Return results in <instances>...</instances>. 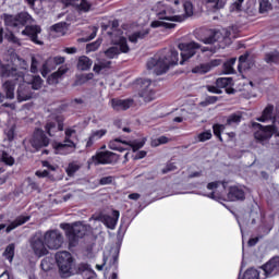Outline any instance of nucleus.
Here are the masks:
<instances>
[{
    "label": "nucleus",
    "mask_w": 279,
    "mask_h": 279,
    "mask_svg": "<svg viewBox=\"0 0 279 279\" xmlns=\"http://www.w3.org/2000/svg\"><path fill=\"white\" fill-rule=\"evenodd\" d=\"M178 47L181 51L180 64H184L186 60H190V58H193V56H195V53H197L199 49L203 53H205V51H210V48H207V47L202 48V46L195 41L179 44Z\"/></svg>",
    "instance_id": "10"
},
{
    "label": "nucleus",
    "mask_w": 279,
    "mask_h": 279,
    "mask_svg": "<svg viewBox=\"0 0 279 279\" xmlns=\"http://www.w3.org/2000/svg\"><path fill=\"white\" fill-rule=\"evenodd\" d=\"M171 138L162 135L158 138H155L151 141L150 145L151 147H159V145H167V143H170Z\"/></svg>",
    "instance_id": "40"
},
{
    "label": "nucleus",
    "mask_w": 279,
    "mask_h": 279,
    "mask_svg": "<svg viewBox=\"0 0 279 279\" xmlns=\"http://www.w3.org/2000/svg\"><path fill=\"white\" fill-rule=\"evenodd\" d=\"M44 242L48 250H60L64 243V236L59 230H50L44 234Z\"/></svg>",
    "instance_id": "11"
},
{
    "label": "nucleus",
    "mask_w": 279,
    "mask_h": 279,
    "mask_svg": "<svg viewBox=\"0 0 279 279\" xmlns=\"http://www.w3.org/2000/svg\"><path fill=\"white\" fill-rule=\"evenodd\" d=\"M29 221V216H20L14 221H12L5 229V232H12V230H16L19 226H23V223H27Z\"/></svg>",
    "instance_id": "31"
},
{
    "label": "nucleus",
    "mask_w": 279,
    "mask_h": 279,
    "mask_svg": "<svg viewBox=\"0 0 279 279\" xmlns=\"http://www.w3.org/2000/svg\"><path fill=\"white\" fill-rule=\"evenodd\" d=\"M257 121H259L260 123H267L270 121V125H272L274 128H279V112L275 111L274 105H267L264 108L262 116L257 118Z\"/></svg>",
    "instance_id": "13"
},
{
    "label": "nucleus",
    "mask_w": 279,
    "mask_h": 279,
    "mask_svg": "<svg viewBox=\"0 0 279 279\" xmlns=\"http://www.w3.org/2000/svg\"><path fill=\"white\" fill-rule=\"evenodd\" d=\"M46 245L47 244H45V238H41L38 234H36L31 241V247L35 256H38V258H41V256H47V254H49V250Z\"/></svg>",
    "instance_id": "15"
},
{
    "label": "nucleus",
    "mask_w": 279,
    "mask_h": 279,
    "mask_svg": "<svg viewBox=\"0 0 279 279\" xmlns=\"http://www.w3.org/2000/svg\"><path fill=\"white\" fill-rule=\"evenodd\" d=\"M157 21L151 22L150 27H166L173 29L175 24L182 23L187 16H193V2L184 0H166L154 7Z\"/></svg>",
    "instance_id": "1"
},
{
    "label": "nucleus",
    "mask_w": 279,
    "mask_h": 279,
    "mask_svg": "<svg viewBox=\"0 0 279 279\" xmlns=\"http://www.w3.org/2000/svg\"><path fill=\"white\" fill-rule=\"evenodd\" d=\"M214 129V134L215 136H217L219 138V141H223V138H221V132H223V125L221 124H216L213 126Z\"/></svg>",
    "instance_id": "52"
},
{
    "label": "nucleus",
    "mask_w": 279,
    "mask_h": 279,
    "mask_svg": "<svg viewBox=\"0 0 279 279\" xmlns=\"http://www.w3.org/2000/svg\"><path fill=\"white\" fill-rule=\"evenodd\" d=\"M38 71V60L36 58H32V64H31V73H36Z\"/></svg>",
    "instance_id": "55"
},
{
    "label": "nucleus",
    "mask_w": 279,
    "mask_h": 279,
    "mask_svg": "<svg viewBox=\"0 0 279 279\" xmlns=\"http://www.w3.org/2000/svg\"><path fill=\"white\" fill-rule=\"evenodd\" d=\"M0 160H1V162H4V165H8L9 167H12V165H14L13 157L5 151L1 153Z\"/></svg>",
    "instance_id": "41"
},
{
    "label": "nucleus",
    "mask_w": 279,
    "mask_h": 279,
    "mask_svg": "<svg viewBox=\"0 0 279 279\" xmlns=\"http://www.w3.org/2000/svg\"><path fill=\"white\" fill-rule=\"evenodd\" d=\"M110 64H112V62L107 60H99L94 64V73H101V71H105V69H110Z\"/></svg>",
    "instance_id": "35"
},
{
    "label": "nucleus",
    "mask_w": 279,
    "mask_h": 279,
    "mask_svg": "<svg viewBox=\"0 0 279 279\" xmlns=\"http://www.w3.org/2000/svg\"><path fill=\"white\" fill-rule=\"evenodd\" d=\"M252 66H254V61H252V59H250L248 53L242 54L239 58L238 69L240 71V73H243V71H248V69H252Z\"/></svg>",
    "instance_id": "26"
},
{
    "label": "nucleus",
    "mask_w": 279,
    "mask_h": 279,
    "mask_svg": "<svg viewBox=\"0 0 279 279\" xmlns=\"http://www.w3.org/2000/svg\"><path fill=\"white\" fill-rule=\"evenodd\" d=\"M45 130L49 136H54L56 132L64 130V124L58 121L48 122L45 126Z\"/></svg>",
    "instance_id": "30"
},
{
    "label": "nucleus",
    "mask_w": 279,
    "mask_h": 279,
    "mask_svg": "<svg viewBox=\"0 0 279 279\" xmlns=\"http://www.w3.org/2000/svg\"><path fill=\"white\" fill-rule=\"evenodd\" d=\"M112 182H114V177H102L100 180H99V184H101V186H106L108 184H112Z\"/></svg>",
    "instance_id": "53"
},
{
    "label": "nucleus",
    "mask_w": 279,
    "mask_h": 279,
    "mask_svg": "<svg viewBox=\"0 0 279 279\" xmlns=\"http://www.w3.org/2000/svg\"><path fill=\"white\" fill-rule=\"evenodd\" d=\"M134 104V100L132 99H117L113 98L110 101L111 108H113V110H128L132 105Z\"/></svg>",
    "instance_id": "24"
},
{
    "label": "nucleus",
    "mask_w": 279,
    "mask_h": 279,
    "mask_svg": "<svg viewBox=\"0 0 279 279\" xmlns=\"http://www.w3.org/2000/svg\"><path fill=\"white\" fill-rule=\"evenodd\" d=\"M93 66V60L86 56H82L78 58L77 61V69L78 71H88Z\"/></svg>",
    "instance_id": "32"
},
{
    "label": "nucleus",
    "mask_w": 279,
    "mask_h": 279,
    "mask_svg": "<svg viewBox=\"0 0 279 279\" xmlns=\"http://www.w3.org/2000/svg\"><path fill=\"white\" fill-rule=\"evenodd\" d=\"M234 64H236V58H232L229 61L225 62L223 71L227 75L234 73Z\"/></svg>",
    "instance_id": "37"
},
{
    "label": "nucleus",
    "mask_w": 279,
    "mask_h": 279,
    "mask_svg": "<svg viewBox=\"0 0 279 279\" xmlns=\"http://www.w3.org/2000/svg\"><path fill=\"white\" fill-rule=\"evenodd\" d=\"M66 71H69V68H66V66L59 68V70L57 72L52 73L48 77V84H58V80H60V77L62 75H64L66 73Z\"/></svg>",
    "instance_id": "34"
},
{
    "label": "nucleus",
    "mask_w": 279,
    "mask_h": 279,
    "mask_svg": "<svg viewBox=\"0 0 279 279\" xmlns=\"http://www.w3.org/2000/svg\"><path fill=\"white\" fill-rule=\"evenodd\" d=\"M145 156H147V151L141 150V151H138L137 155L135 156V160H141V159L145 158Z\"/></svg>",
    "instance_id": "60"
},
{
    "label": "nucleus",
    "mask_w": 279,
    "mask_h": 279,
    "mask_svg": "<svg viewBox=\"0 0 279 279\" xmlns=\"http://www.w3.org/2000/svg\"><path fill=\"white\" fill-rule=\"evenodd\" d=\"M112 43L114 44V46L110 47L105 51V56L106 58H109V60L119 58L121 53L130 52V46H128V39L125 37H116L114 39H112Z\"/></svg>",
    "instance_id": "9"
},
{
    "label": "nucleus",
    "mask_w": 279,
    "mask_h": 279,
    "mask_svg": "<svg viewBox=\"0 0 279 279\" xmlns=\"http://www.w3.org/2000/svg\"><path fill=\"white\" fill-rule=\"evenodd\" d=\"M228 125H234L236 123H241V114L233 113L227 120Z\"/></svg>",
    "instance_id": "50"
},
{
    "label": "nucleus",
    "mask_w": 279,
    "mask_h": 279,
    "mask_svg": "<svg viewBox=\"0 0 279 279\" xmlns=\"http://www.w3.org/2000/svg\"><path fill=\"white\" fill-rule=\"evenodd\" d=\"M78 10H81L82 12H88V10H90V2H88L87 0H81Z\"/></svg>",
    "instance_id": "54"
},
{
    "label": "nucleus",
    "mask_w": 279,
    "mask_h": 279,
    "mask_svg": "<svg viewBox=\"0 0 279 279\" xmlns=\"http://www.w3.org/2000/svg\"><path fill=\"white\" fill-rule=\"evenodd\" d=\"M77 134L74 128L65 129V138L63 143H56L53 145V149L56 154H60L61 156H66V154H73L75 151L76 145L73 142V138Z\"/></svg>",
    "instance_id": "5"
},
{
    "label": "nucleus",
    "mask_w": 279,
    "mask_h": 279,
    "mask_svg": "<svg viewBox=\"0 0 279 279\" xmlns=\"http://www.w3.org/2000/svg\"><path fill=\"white\" fill-rule=\"evenodd\" d=\"M229 202H239L245 199V186L231 185L227 194Z\"/></svg>",
    "instance_id": "17"
},
{
    "label": "nucleus",
    "mask_w": 279,
    "mask_h": 279,
    "mask_svg": "<svg viewBox=\"0 0 279 279\" xmlns=\"http://www.w3.org/2000/svg\"><path fill=\"white\" fill-rule=\"evenodd\" d=\"M129 199H134L136 202L137 199H141V194L138 193L130 194Z\"/></svg>",
    "instance_id": "64"
},
{
    "label": "nucleus",
    "mask_w": 279,
    "mask_h": 279,
    "mask_svg": "<svg viewBox=\"0 0 279 279\" xmlns=\"http://www.w3.org/2000/svg\"><path fill=\"white\" fill-rule=\"evenodd\" d=\"M4 23L8 27H13V29H21L27 24L34 23V19L27 12H21L16 15H4Z\"/></svg>",
    "instance_id": "8"
},
{
    "label": "nucleus",
    "mask_w": 279,
    "mask_h": 279,
    "mask_svg": "<svg viewBox=\"0 0 279 279\" xmlns=\"http://www.w3.org/2000/svg\"><path fill=\"white\" fill-rule=\"evenodd\" d=\"M112 156H114V153L112 151H100L90 158L89 163L110 165V162H112Z\"/></svg>",
    "instance_id": "20"
},
{
    "label": "nucleus",
    "mask_w": 279,
    "mask_h": 279,
    "mask_svg": "<svg viewBox=\"0 0 279 279\" xmlns=\"http://www.w3.org/2000/svg\"><path fill=\"white\" fill-rule=\"evenodd\" d=\"M43 32V28L38 25H27L24 31H22L23 36H28L35 45H43V41L38 40V34Z\"/></svg>",
    "instance_id": "21"
},
{
    "label": "nucleus",
    "mask_w": 279,
    "mask_h": 279,
    "mask_svg": "<svg viewBox=\"0 0 279 279\" xmlns=\"http://www.w3.org/2000/svg\"><path fill=\"white\" fill-rule=\"evenodd\" d=\"M147 36H149L148 28H143L141 31H136V32L132 33L131 35H129V40L133 45H136V43H141V40H145V38H147Z\"/></svg>",
    "instance_id": "28"
},
{
    "label": "nucleus",
    "mask_w": 279,
    "mask_h": 279,
    "mask_svg": "<svg viewBox=\"0 0 279 279\" xmlns=\"http://www.w3.org/2000/svg\"><path fill=\"white\" fill-rule=\"evenodd\" d=\"M197 138L199 143H206V141H210L213 138V132L205 131L203 133H199L197 135Z\"/></svg>",
    "instance_id": "48"
},
{
    "label": "nucleus",
    "mask_w": 279,
    "mask_h": 279,
    "mask_svg": "<svg viewBox=\"0 0 279 279\" xmlns=\"http://www.w3.org/2000/svg\"><path fill=\"white\" fill-rule=\"evenodd\" d=\"M97 36V27H93V33L90 34L89 38H84L83 40L85 43H88V40H93Z\"/></svg>",
    "instance_id": "58"
},
{
    "label": "nucleus",
    "mask_w": 279,
    "mask_h": 279,
    "mask_svg": "<svg viewBox=\"0 0 279 279\" xmlns=\"http://www.w3.org/2000/svg\"><path fill=\"white\" fill-rule=\"evenodd\" d=\"M232 84V78L230 77H220L216 81V85L218 88H226Z\"/></svg>",
    "instance_id": "44"
},
{
    "label": "nucleus",
    "mask_w": 279,
    "mask_h": 279,
    "mask_svg": "<svg viewBox=\"0 0 279 279\" xmlns=\"http://www.w3.org/2000/svg\"><path fill=\"white\" fill-rule=\"evenodd\" d=\"M175 169V166L173 163L167 165L166 169L162 170V173H169V171H173Z\"/></svg>",
    "instance_id": "61"
},
{
    "label": "nucleus",
    "mask_w": 279,
    "mask_h": 279,
    "mask_svg": "<svg viewBox=\"0 0 279 279\" xmlns=\"http://www.w3.org/2000/svg\"><path fill=\"white\" fill-rule=\"evenodd\" d=\"M101 47V40H96L94 43L87 44L86 46V52L90 53V51H97Z\"/></svg>",
    "instance_id": "49"
},
{
    "label": "nucleus",
    "mask_w": 279,
    "mask_h": 279,
    "mask_svg": "<svg viewBox=\"0 0 279 279\" xmlns=\"http://www.w3.org/2000/svg\"><path fill=\"white\" fill-rule=\"evenodd\" d=\"M225 38H230V31L228 28H222L220 31H215L211 36L203 39L205 45H213L218 40H225Z\"/></svg>",
    "instance_id": "23"
},
{
    "label": "nucleus",
    "mask_w": 279,
    "mask_h": 279,
    "mask_svg": "<svg viewBox=\"0 0 279 279\" xmlns=\"http://www.w3.org/2000/svg\"><path fill=\"white\" fill-rule=\"evenodd\" d=\"M17 101H29L33 97L32 89H29V86L25 82H17Z\"/></svg>",
    "instance_id": "22"
},
{
    "label": "nucleus",
    "mask_w": 279,
    "mask_h": 279,
    "mask_svg": "<svg viewBox=\"0 0 279 279\" xmlns=\"http://www.w3.org/2000/svg\"><path fill=\"white\" fill-rule=\"evenodd\" d=\"M255 133L254 136L256 138V141H259V143H263L265 141H269V138H271V136H278L279 137V128H276L274 125H263L258 122H253L252 123Z\"/></svg>",
    "instance_id": "7"
},
{
    "label": "nucleus",
    "mask_w": 279,
    "mask_h": 279,
    "mask_svg": "<svg viewBox=\"0 0 279 279\" xmlns=\"http://www.w3.org/2000/svg\"><path fill=\"white\" fill-rule=\"evenodd\" d=\"M3 256L7 258V260H9V263L14 260V244H9L7 246L5 251L3 252Z\"/></svg>",
    "instance_id": "39"
},
{
    "label": "nucleus",
    "mask_w": 279,
    "mask_h": 279,
    "mask_svg": "<svg viewBox=\"0 0 279 279\" xmlns=\"http://www.w3.org/2000/svg\"><path fill=\"white\" fill-rule=\"evenodd\" d=\"M205 3H211L215 10H221L228 3V0H204Z\"/></svg>",
    "instance_id": "45"
},
{
    "label": "nucleus",
    "mask_w": 279,
    "mask_h": 279,
    "mask_svg": "<svg viewBox=\"0 0 279 279\" xmlns=\"http://www.w3.org/2000/svg\"><path fill=\"white\" fill-rule=\"evenodd\" d=\"M106 134H108V130L106 129H100V130H94L92 131L86 147H93V145H95V143H97V141H100V138H104V136H106Z\"/></svg>",
    "instance_id": "25"
},
{
    "label": "nucleus",
    "mask_w": 279,
    "mask_h": 279,
    "mask_svg": "<svg viewBox=\"0 0 279 279\" xmlns=\"http://www.w3.org/2000/svg\"><path fill=\"white\" fill-rule=\"evenodd\" d=\"M36 175L38 178H47V175H49V172L47 170H44V171H37L36 172Z\"/></svg>",
    "instance_id": "63"
},
{
    "label": "nucleus",
    "mask_w": 279,
    "mask_h": 279,
    "mask_svg": "<svg viewBox=\"0 0 279 279\" xmlns=\"http://www.w3.org/2000/svg\"><path fill=\"white\" fill-rule=\"evenodd\" d=\"M179 61L180 54L177 50H163L147 62V69L156 75H162L169 71V66L178 64Z\"/></svg>",
    "instance_id": "3"
},
{
    "label": "nucleus",
    "mask_w": 279,
    "mask_h": 279,
    "mask_svg": "<svg viewBox=\"0 0 279 279\" xmlns=\"http://www.w3.org/2000/svg\"><path fill=\"white\" fill-rule=\"evenodd\" d=\"M14 130H15L14 126H11L4 131L9 141H14Z\"/></svg>",
    "instance_id": "56"
},
{
    "label": "nucleus",
    "mask_w": 279,
    "mask_h": 279,
    "mask_svg": "<svg viewBox=\"0 0 279 279\" xmlns=\"http://www.w3.org/2000/svg\"><path fill=\"white\" fill-rule=\"evenodd\" d=\"M60 227L62 230H65V236L69 239L72 247H75V245H77V241L86 236L87 232H90V226L82 222H75L73 225L63 223Z\"/></svg>",
    "instance_id": "4"
},
{
    "label": "nucleus",
    "mask_w": 279,
    "mask_h": 279,
    "mask_svg": "<svg viewBox=\"0 0 279 279\" xmlns=\"http://www.w3.org/2000/svg\"><path fill=\"white\" fill-rule=\"evenodd\" d=\"M218 186H219V182H211L207 184L208 191H213V192L209 194H205L206 197H209V199H217V195H215V190L218 189Z\"/></svg>",
    "instance_id": "43"
},
{
    "label": "nucleus",
    "mask_w": 279,
    "mask_h": 279,
    "mask_svg": "<svg viewBox=\"0 0 279 279\" xmlns=\"http://www.w3.org/2000/svg\"><path fill=\"white\" fill-rule=\"evenodd\" d=\"M279 61V52L278 51H272V52H268L265 56V62H267V64H278Z\"/></svg>",
    "instance_id": "36"
},
{
    "label": "nucleus",
    "mask_w": 279,
    "mask_h": 279,
    "mask_svg": "<svg viewBox=\"0 0 279 279\" xmlns=\"http://www.w3.org/2000/svg\"><path fill=\"white\" fill-rule=\"evenodd\" d=\"M243 1L244 0H236L230 5V12H241L243 10Z\"/></svg>",
    "instance_id": "51"
},
{
    "label": "nucleus",
    "mask_w": 279,
    "mask_h": 279,
    "mask_svg": "<svg viewBox=\"0 0 279 279\" xmlns=\"http://www.w3.org/2000/svg\"><path fill=\"white\" fill-rule=\"evenodd\" d=\"M52 29L57 34H60V36H64V34H66V23L61 22V23L54 24L52 26Z\"/></svg>",
    "instance_id": "42"
},
{
    "label": "nucleus",
    "mask_w": 279,
    "mask_h": 279,
    "mask_svg": "<svg viewBox=\"0 0 279 279\" xmlns=\"http://www.w3.org/2000/svg\"><path fill=\"white\" fill-rule=\"evenodd\" d=\"M207 90L216 95H221V89L215 86H207Z\"/></svg>",
    "instance_id": "57"
},
{
    "label": "nucleus",
    "mask_w": 279,
    "mask_h": 279,
    "mask_svg": "<svg viewBox=\"0 0 279 279\" xmlns=\"http://www.w3.org/2000/svg\"><path fill=\"white\" fill-rule=\"evenodd\" d=\"M52 62H54V64H64V57H54L53 59H49L48 61H46L41 68L43 77H47L49 71H51V68L49 65Z\"/></svg>",
    "instance_id": "29"
},
{
    "label": "nucleus",
    "mask_w": 279,
    "mask_h": 279,
    "mask_svg": "<svg viewBox=\"0 0 279 279\" xmlns=\"http://www.w3.org/2000/svg\"><path fill=\"white\" fill-rule=\"evenodd\" d=\"M81 165L77 161L74 162H70L68 168L65 169L68 175L71 178L73 175H75V173H77V171H80L81 169Z\"/></svg>",
    "instance_id": "38"
},
{
    "label": "nucleus",
    "mask_w": 279,
    "mask_h": 279,
    "mask_svg": "<svg viewBox=\"0 0 279 279\" xmlns=\"http://www.w3.org/2000/svg\"><path fill=\"white\" fill-rule=\"evenodd\" d=\"M217 64H219L218 61H213L211 64L210 63H205V64H201L195 66L192 70V73H198L199 75H204V73H208L210 71V69H213V66H217Z\"/></svg>",
    "instance_id": "33"
},
{
    "label": "nucleus",
    "mask_w": 279,
    "mask_h": 279,
    "mask_svg": "<svg viewBox=\"0 0 279 279\" xmlns=\"http://www.w3.org/2000/svg\"><path fill=\"white\" fill-rule=\"evenodd\" d=\"M27 61L20 58L13 65H3L0 62V76L3 78L12 77L15 82H24V84L32 86L33 90H40L43 88V78L27 74Z\"/></svg>",
    "instance_id": "2"
},
{
    "label": "nucleus",
    "mask_w": 279,
    "mask_h": 279,
    "mask_svg": "<svg viewBox=\"0 0 279 279\" xmlns=\"http://www.w3.org/2000/svg\"><path fill=\"white\" fill-rule=\"evenodd\" d=\"M120 213L119 210H113L112 216L102 215L96 218V220L101 221L109 230H114L117 223L119 222Z\"/></svg>",
    "instance_id": "19"
},
{
    "label": "nucleus",
    "mask_w": 279,
    "mask_h": 279,
    "mask_svg": "<svg viewBox=\"0 0 279 279\" xmlns=\"http://www.w3.org/2000/svg\"><path fill=\"white\" fill-rule=\"evenodd\" d=\"M271 10V2L269 0H259V12L265 14V12H269Z\"/></svg>",
    "instance_id": "46"
},
{
    "label": "nucleus",
    "mask_w": 279,
    "mask_h": 279,
    "mask_svg": "<svg viewBox=\"0 0 279 279\" xmlns=\"http://www.w3.org/2000/svg\"><path fill=\"white\" fill-rule=\"evenodd\" d=\"M88 269H89L88 264H80V265H78V271H80V274H82V272H84V271H88Z\"/></svg>",
    "instance_id": "59"
},
{
    "label": "nucleus",
    "mask_w": 279,
    "mask_h": 279,
    "mask_svg": "<svg viewBox=\"0 0 279 279\" xmlns=\"http://www.w3.org/2000/svg\"><path fill=\"white\" fill-rule=\"evenodd\" d=\"M48 145L49 137L45 136V131L37 129L32 140V146L35 147V149H40V147H47Z\"/></svg>",
    "instance_id": "18"
},
{
    "label": "nucleus",
    "mask_w": 279,
    "mask_h": 279,
    "mask_svg": "<svg viewBox=\"0 0 279 279\" xmlns=\"http://www.w3.org/2000/svg\"><path fill=\"white\" fill-rule=\"evenodd\" d=\"M140 97H143L144 101H153L154 99V86L155 84L149 78L138 80Z\"/></svg>",
    "instance_id": "14"
},
{
    "label": "nucleus",
    "mask_w": 279,
    "mask_h": 279,
    "mask_svg": "<svg viewBox=\"0 0 279 279\" xmlns=\"http://www.w3.org/2000/svg\"><path fill=\"white\" fill-rule=\"evenodd\" d=\"M40 265L44 271H49V269L53 268V259L46 257L41 260Z\"/></svg>",
    "instance_id": "47"
},
{
    "label": "nucleus",
    "mask_w": 279,
    "mask_h": 279,
    "mask_svg": "<svg viewBox=\"0 0 279 279\" xmlns=\"http://www.w3.org/2000/svg\"><path fill=\"white\" fill-rule=\"evenodd\" d=\"M56 262L59 267V271L63 278H69L73 269V256L66 251L58 252L56 254Z\"/></svg>",
    "instance_id": "6"
},
{
    "label": "nucleus",
    "mask_w": 279,
    "mask_h": 279,
    "mask_svg": "<svg viewBox=\"0 0 279 279\" xmlns=\"http://www.w3.org/2000/svg\"><path fill=\"white\" fill-rule=\"evenodd\" d=\"M263 279L271 278L279 274V257L270 259L266 265L262 266Z\"/></svg>",
    "instance_id": "16"
},
{
    "label": "nucleus",
    "mask_w": 279,
    "mask_h": 279,
    "mask_svg": "<svg viewBox=\"0 0 279 279\" xmlns=\"http://www.w3.org/2000/svg\"><path fill=\"white\" fill-rule=\"evenodd\" d=\"M64 52L69 53V54L77 53V48H75V47L65 48Z\"/></svg>",
    "instance_id": "62"
},
{
    "label": "nucleus",
    "mask_w": 279,
    "mask_h": 279,
    "mask_svg": "<svg viewBox=\"0 0 279 279\" xmlns=\"http://www.w3.org/2000/svg\"><path fill=\"white\" fill-rule=\"evenodd\" d=\"M146 138L135 140L132 142H122L121 140L117 138L114 142L110 143L111 149H117V151H125L128 147H132L133 151H138L142 147H145Z\"/></svg>",
    "instance_id": "12"
},
{
    "label": "nucleus",
    "mask_w": 279,
    "mask_h": 279,
    "mask_svg": "<svg viewBox=\"0 0 279 279\" xmlns=\"http://www.w3.org/2000/svg\"><path fill=\"white\" fill-rule=\"evenodd\" d=\"M9 78H10L9 81H7L2 84V89H3V93H4L7 99H14L15 88H14L13 82H15L16 84H19V82L14 81V78H12V77H9Z\"/></svg>",
    "instance_id": "27"
}]
</instances>
